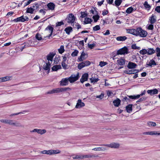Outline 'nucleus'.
Returning <instances> with one entry per match:
<instances>
[{
  "label": "nucleus",
  "instance_id": "obj_1",
  "mask_svg": "<svg viewBox=\"0 0 160 160\" xmlns=\"http://www.w3.org/2000/svg\"><path fill=\"white\" fill-rule=\"evenodd\" d=\"M127 32L136 36L140 37H146L148 34V33L145 30H143L141 28H138L136 29H130L127 30Z\"/></svg>",
  "mask_w": 160,
  "mask_h": 160
},
{
  "label": "nucleus",
  "instance_id": "obj_2",
  "mask_svg": "<svg viewBox=\"0 0 160 160\" xmlns=\"http://www.w3.org/2000/svg\"><path fill=\"white\" fill-rule=\"evenodd\" d=\"M60 151L58 150H43L41 152V153L43 154H47L48 155H52L55 154L59 153Z\"/></svg>",
  "mask_w": 160,
  "mask_h": 160
},
{
  "label": "nucleus",
  "instance_id": "obj_3",
  "mask_svg": "<svg viewBox=\"0 0 160 160\" xmlns=\"http://www.w3.org/2000/svg\"><path fill=\"white\" fill-rule=\"evenodd\" d=\"M76 18L74 15L72 14L71 13L68 14L66 20L68 23L72 24L74 23Z\"/></svg>",
  "mask_w": 160,
  "mask_h": 160
},
{
  "label": "nucleus",
  "instance_id": "obj_4",
  "mask_svg": "<svg viewBox=\"0 0 160 160\" xmlns=\"http://www.w3.org/2000/svg\"><path fill=\"white\" fill-rule=\"evenodd\" d=\"M128 53V49L126 47H124L118 50L117 52V55L127 54Z\"/></svg>",
  "mask_w": 160,
  "mask_h": 160
},
{
  "label": "nucleus",
  "instance_id": "obj_5",
  "mask_svg": "<svg viewBox=\"0 0 160 160\" xmlns=\"http://www.w3.org/2000/svg\"><path fill=\"white\" fill-rule=\"evenodd\" d=\"M79 72H78L76 75H72L70 77L68 78L69 81L70 83L76 81H77L79 78Z\"/></svg>",
  "mask_w": 160,
  "mask_h": 160
},
{
  "label": "nucleus",
  "instance_id": "obj_6",
  "mask_svg": "<svg viewBox=\"0 0 160 160\" xmlns=\"http://www.w3.org/2000/svg\"><path fill=\"white\" fill-rule=\"evenodd\" d=\"M100 146H106L112 148H118L120 146L119 143L115 142H112L110 144H102Z\"/></svg>",
  "mask_w": 160,
  "mask_h": 160
},
{
  "label": "nucleus",
  "instance_id": "obj_7",
  "mask_svg": "<svg viewBox=\"0 0 160 160\" xmlns=\"http://www.w3.org/2000/svg\"><path fill=\"white\" fill-rule=\"evenodd\" d=\"M28 20L29 18L28 17L25 16L24 18L23 16V15L20 17L14 19L13 21L15 22H24L26 21H28Z\"/></svg>",
  "mask_w": 160,
  "mask_h": 160
},
{
  "label": "nucleus",
  "instance_id": "obj_8",
  "mask_svg": "<svg viewBox=\"0 0 160 160\" xmlns=\"http://www.w3.org/2000/svg\"><path fill=\"white\" fill-rule=\"evenodd\" d=\"M30 132L31 133L37 132L38 134L42 135L45 133L46 132V131L45 129H34L30 131Z\"/></svg>",
  "mask_w": 160,
  "mask_h": 160
},
{
  "label": "nucleus",
  "instance_id": "obj_9",
  "mask_svg": "<svg viewBox=\"0 0 160 160\" xmlns=\"http://www.w3.org/2000/svg\"><path fill=\"white\" fill-rule=\"evenodd\" d=\"M145 93L146 91L144 90L143 92H142L140 95H128V96L129 97L130 99H135L139 98L140 96H142L143 95L145 94Z\"/></svg>",
  "mask_w": 160,
  "mask_h": 160
},
{
  "label": "nucleus",
  "instance_id": "obj_10",
  "mask_svg": "<svg viewBox=\"0 0 160 160\" xmlns=\"http://www.w3.org/2000/svg\"><path fill=\"white\" fill-rule=\"evenodd\" d=\"M139 71L138 69H132L131 70H126L124 71V72L128 74H131L136 73Z\"/></svg>",
  "mask_w": 160,
  "mask_h": 160
},
{
  "label": "nucleus",
  "instance_id": "obj_11",
  "mask_svg": "<svg viewBox=\"0 0 160 160\" xmlns=\"http://www.w3.org/2000/svg\"><path fill=\"white\" fill-rule=\"evenodd\" d=\"M69 79L68 78H62L60 82L61 86H64L67 85L68 84Z\"/></svg>",
  "mask_w": 160,
  "mask_h": 160
},
{
  "label": "nucleus",
  "instance_id": "obj_12",
  "mask_svg": "<svg viewBox=\"0 0 160 160\" xmlns=\"http://www.w3.org/2000/svg\"><path fill=\"white\" fill-rule=\"evenodd\" d=\"M88 76V75L87 73H85L83 74L80 79V82L82 83H83L84 82L87 81Z\"/></svg>",
  "mask_w": 160,
  "mask_h": 160
},
{
  "label": "nucleus",
  "instance_id": "obj_13",
  "mask_svg": "<svg viewBox=\"0 0 160 160\" xmlns=\"http://www.w3.org/2000/svg\"><path fill=\"white\" fill-rule=\"evenodd\" d=\"M85 106V104L83 102H82L81 99H79L76 105L75 106L76 108H79Z\"/></svg>",
  "mask_w": 160,
  "mask_h": 160
},
{
  "label": "nucleus",
  "instance_id": "obj_14",
  "mask_svg": "<svg viewBox=\"0 0 160 160\" xmlns=\"http://www.w3.org/2000/svg\"><path fill=\"white\" fill-rule=\"evenodd\" d=\"M98 157V155H95L92 154H87L82 155V159L84 158H96Z\"/></svg>",
  "mask_w": 160,
  "mask_h": 160
},
{
  "label": "nucleus",
  "instance_id": "obj_15",
  "mask_svg": "<svg viewBox=\"0 0 160 160\" xmlns=\"http://www.w3.org/2000/svg\"><path fill=\"white\" fill-rule=\"evenodd\" d=\"M55 54L53 52H50L47 57V59L48 61H52L53 58L55 56Z\"/></svg>",
  "mask_w": 160,
  "mask_h": 160
},
{
  "label": "nucleus",
  "instance_id": "obj_16",
  "mask_svg": "<svg viewBox=\"0 0 160 160\" xmlns=\"http://www.w3.org/2000/svg\"><path fill=\"white\" fill-rule=\"evenodd\" d=\"M47 6L49 9L53 10L54 9L55 5L53 2H49L47 4Z\"/></svg>",
  "mask_w": 160,
  "mask_h": 160
},
{
  "label": "nucleus",
  "instance_id": "obj_17",
  "mask_svg": "<svg viewBox=\"0 0 160 160\" xmlns=\"http://www.w3.org/2000/svg\"><path fill=\"white\" fill-rule=\"evenodd\" d=\"M148 93L150 94L151 95L157 94L158 92V91L156 89H154L152 90H149L147 91Z\"/></svg>",
  "mask_w": 160,
  "mask_h": 160
},
{
  "label": "nucleus",
  "instance_id": "obj_18",
  "mask_svg": "<svg viewBox=\"0 0 160 160\" xmlns=\"http://www.w3.org/2000/svg\"><path fill=\"white\" fill-rule=\"evenodd\" d=\"M113 103L115 107H118L120 104L121 100L119 98H117L113 101Z\"/></svg>",
  "mask_w": 160,
  "mask_h": 160
},
{
  "label": "nucleus",
  "instance_id": "obj_19",
  "mask_svg": "<svg viewBox=\"0 0 160 160\" xmlns=\"http://www.w3.org/2000/svg\"><path fill=\"white\" fill-rule=\"evenodd\" d=\"M137 66V65L136 63L131 62H129L127 65V67L129 69L135 68Z\"/></svg>",
  "mask_w": 160,
  "mask_h": 160
},
{
  "label": "nucleus",
  "instance_id": "obj_20",
  "mask_svg": "<svg viewBox=\"0 0 160 160\" xmlns=\"http://www.w3.org/2000/svg\"><path fill=\"white\" fill-rule=\"evenodd\" d=\"M59 92V88H57L48 92L47 93V94H53Z\"/></svg>",
  "mask_w": 160,
  "mask_h": 160
},
{
  "label": "nucleus",
  "instance_id": "obj_21",
  "mask_svg": "<svg viewBox=\"0 0 160 160\" xmlns=\"http://www.w3.org/2000/svg\"><path fill=\"white\" fill-rule=\"evenodd\" d=\"M50 63L49 62L48 63H46L45 64L43 65V68L45 70H48V73H49V71L50 70Z\"/></svg>",
  "mask_w": 160,
  "mask_h": 160
},
{
  "label": "nucleus",
  "instance_id": "obj_22",
  "mask_svg": "<svg viewBox=\"0 0 160 160\" xmlns=\"http://www.w3.org/2000/svg\"><path fill=\"white\" fill-rule=\"evenodd\" d=\"M73 31L72 28L71 27L69 26L66 28L64 30V31L68 35L70 34L71 32Z\"/></svg>",
  "mask_w": 160,
  "mask_h": 160
},
{
  "label": "nucleus",
  "instance_id": "obj_23",
  "mask_svg": "<svg viewBox=\"0 0 160 160\" xmlns=\"http://www.w3.org/2000/svg\"><path fill=\"white\" fill-rule=\"evenodd\" d=\"M156 16L152 15L151 17H150L149 19L150 23L152 24L154 23L156 21Z\"/></svg>",
  "mask_w": 160,
  "mask_h": 160
},
{
  "label": "nucleus",
  "instance_id": "obj_24",
  "mask_svg": "<svg viewBox=\"0 0 160 160\" xmlns=\"http://www.w3.org/2000/svg\"><path fill=\"white\" fill-rule=\"evenodd\" d=\"M107 149L106 148L102 147H98L92 149V150H94L95 151H104Z\"/></svg>",
  "mask_w": 160,
  "mask_h": 160
},
{
  "label": "nucleus",
  "instance_id": "obj_25",
  "mask_svg": "<svg viewBox=\"0 0 160 160\" xmlns=\"http://www.w3.org/2000/svg\"><path fill=\"white\" fill-rule=\"evenodd\" d=\"M132 104H129L126 107V109L128 113L132 111Z\"/></svg>",
  "mask_w": 160,
  "mask_h": 160
},
{
  "label": "nucleus",
  "instance_id": "obj_26",
  "mask_svg": "<svg viewBox=\"0 0 160 160\" xmlns=\"http://www.w3.org/2000/svg\"><path fill=\"white\" fill-rule=\"evenodd\" d=\"M127 39V37L125 36H119L117 37L116 38V39L118 41H124L126 40Z\"/></svg>",
  "mask_w": 160,
  "mask_h": 160
},
{
  "label": "nucleus",
  "instance_id": "obj_27",
  "mask_svg": "<svg viewBox=\"0 0 160 160\" xmlns=\"http://www.w3.org/2000/svg\"><path fill=\"white\" fill-rule=\"evenodd\" d=\"M61 68V67L60 65H55L52 67V71H56Z\"/></svg>",
  "mask_w": 160,
  "mask_h": 160
},
{
  "label": "nucleus",
  "instance_id": "obj_28",
  "mask_svg": "<svg viewBox=\"0 0 160 160\" xmlns=\"http://www.w3.org/2000/svg\"><path fill=\"white\" fill-rule=\"evenodd\" d=\"M86 55V54L83 52L81 55V56L78 58V60L79 62L82 61L83 60L86 59V58H84V57Z\"/></svg>",
  "mask_w": 160,
  "mask_h": 160
},
{
  "label": "nucleus",
  "instance_id": "obj_29",
  "mask_svg": "<svg viewBox=\"0 0 160 160\" xmlns=\"http://www.w3.org/2000/svg\"><path fill=\"white\" fill-rule=\"evenodd\" d=\"M148 50V54L150 55L154 54L155 52V51L152 48H148L147 49Z\"/></svg>",
  "mask_w": 160,
  "mask_h": 160
},
{
  "label": "nucleus",
  "instance_id": "obj_30",
  "mask_svg": "<svg viewBox=\"0 0 160 160\" xmlns=\"http://www.w3.org/2000/svg\"><path fill=\"white\" fill-rule=\"evenodd\" d=\"M148 126L149 127H155L156 126V123L153 122L149 121L147 123Z\"/></svg>",
  "mask_w": 160,
  "mask_h": 160
},
{
  "label": "nucleus",
  "instance_id": "obj_31",
  "mask_svg": "<svg viewBox=\"0 0 160 160\" xmlns=\"http://www.w3.org/2000/svg\"><path fill=\"white\" fill-rule=\"evenodd\" d=\"M35 10V9L32 8L31 7L27 8L26 10V13L32 14Z\"/></svg>",
  "mask_w": 160,
  "mask_h": 160
},
{
  "label": "nucleus",
  "instance_id": "obj_32",
  "mask_svg": "<svg viewBox=\"0 0 160 160\" xmlns=\"http://www.w3.org/2000/svg\"><path fill=\"white\" fill-rule=\"evenodd\" d=\"M122 2V0H115L114 2L115 5L116 7H118L120 5Z\"/></svg>",
  "mask_w": 160,
  "mask_h": 160
},
{
  "label": "nucleus",
  "instance_id": "obj_33",
  "mask_svg": "<svg viewBox=\"0 0 160 160\" xmlns=\"http://www.w3.org/2000/svg\"><path fill=\"white\" fill-rule=\"evenodd\" d=\"M72 158L73 159H79L82 160V154L76 155L74 157H72Z\"/></svg>",
  "mask_w": 160,
  "mask_h": 160
},
{
  "label": "nucleus",
  "instance_id": "obj_34",
  "mask_svg": "<svg viewBox=\"0 0 160 160\" xmlns=\"http://www.w3.org/2000/svg\"><path fill=\"white\" fill-rule=\"evenodd\" d=\"M118 64L120 65H122L125 64V60L123 59H121L118 60L117 61Z\"/></svg>",
  "mask_w": 160,
  "mask_h": 160
},
{
  "label": "nucleus",
  "instance_id": "obj_35",
  "mask_svg": "<svg viewBox=\"0 0 160 160\" xmlns=\"http://www.w3.org/2000/svg\"><path fill=\"white\" fill-rule=\"evenodd\" d=\"M92 22V20L91 18H85L84 23L85 24L90 23Z\"/></svg>",
  "mask_w": 160,
  "mask_h": 160
},
{
  "label": "nucleus",
  "instance_id": "obj_36",
  "mask_svg": "<svg viewBox=\"0 0 160 160\" xmlns=\"http://www.w3.org/2000/svg\"><path fill=\"white\" fill-rule=\"evenodd\" d=\"M13 126L22 128H24V125H22L20 123L18 122H14Z\"/></svg>",
  "mask_w": 160,
  "mask_h": 160
},
{
  "label": "nucleus",
  "instance_id": "obj_37",
  "mask_svg": "<svg viewBox=\"0 0 160 160\" xmlns=\"http://www.w3.org/2000/svg\"><path fill=\"white\" fill-rule=\"evenodd\" d=\"M71 89L68 88H59V91L60 92H63L66 91L68 90H70Z\"/></svg>",
  "mask_w": 160,
  "mask_h": 160
},
{
  "label": "nucleus",
  "instance_id": "obj_38",
  "mask_svg": "<svg viewBox=\"0 0 160 160\" xmlns=\"http://www.w3.org/2000/svg\"><path fill=\"white\" fill-rule=\"evenodd\" d=\"M133 10V8L132 7H130L127 9L126 12L127 13L130 14L132 13Z\"/></svg>",
  "mask_w": 160,
  "mask_h": 160
},
{
  "label": "nucleus",
  "instance_id": "obj_39",
  "mask_svg": "<svg viewBox=\"0 0 160 160\" xmlns=\"http://www.w3.org/2000/svg\"><path fill=\"white\" fill-rule=\"evenodd\" d=\"M139 53L140 54L144 55L146 54H148V50L147 49H143L139 51Z\"/></svg>",
  "mask_w": 160,
  "mask_h": 160
},
{
  "label": "nucleus",
  "instance_id": "obj_40",
  "mask_svg": "<svg viewBox=\"0 0 160 160\" xmlns=\"http://www.w3.org/2000/svg\"><path fill=\"white\" fill-rule=\"evenodd\" d=\"M64 46L63 45H61L60 48L58 49V51L60 54H62L64 52Z\"/></svg>",
  "mask_w": 160,
  "mask_h": 160
},
{
  "label": "nucleus",
  "instance_id": "obj_41",
  "mask_svg": "<svg viewBox=\"0 0 160 160\" xmlns=\"http://www.w3.org/2000/svg\"><path fill=\"white\" fill-rule=\"evenodd\" d=\"M3 78L4 82H6L9 80H11L12 78V77L10 76H7L5 77H3Z\"/></svg>",
  "mask_w": 160,
  "mask_h": 160
},
{
  "label": "nucleus",
  "instance_id": "obj_42",
  "mask_svg": "<svg viewBox=\"0 0 160 160\" xmlns=\"http://www.w3.org/2000/svg\"><path fill=\"white\" fill-rule=\"evenodd\" d=\"M82 62L83 64L84 67L88 66L91 64V62L88 61H86Z\"/></svg>",
  "mask_w": 160,
  "mask_h": 160
},
{
  "label": "nucleus",
  "instance_id": "obj_43",
  "mask_svg": "<svg viewBox=\"0 0 160 160\" xmlns=\"http://www.w3.org/2000/svg\"><path fill=\"white\" fill-rule=\"evenodd\" d=\"M143 134L145 135H153V131L144 132L143 133Z\"/></svg>",
  "mask_w": 160,
  "mask_h": 160
},
{
  "label": "nucleus",
  "instance_id": "obj_44",
  "mask_svg": "<svg viewBox=\"0 0 160 160\" xmlns=\"http://www.w3.org/2000/svg\"><path fill=\"white\" fill-rule=\"evenodd\" d=\"M99 79L98 78H90L91 82L92 83H95L98 82L99 80Z\"/></svg>",
  "mask_w": 160,
  "mask_h": 160
},
{
  "label": "nucleus",
  "instance_id": "obj_45",
  "mask_svg": "<svg viewBox=\"0 0 160 160\" xmlns=\"http://www.w3.org/2000/svg\"><path fill=\"white\" fill-rule=\"evenodd\" d=\"M143 5L146 8L150 9L151 8V6L148 3V2L147 1H145V2Z\"/></svg>",
  "mask_w": 160,
  "mask_h": 160
},
{
  "label": "nucleus",
  "instance_id": "obj_46",
  "mask_svg": "<svg viewBox=\"0 0 160 160\" xmlns=\"http://www.w3.org/2000/svg\"><path fill=\"white\" fill-rule=\"evenodd\" d=\"M78 53V51L77 50H75L71 54V55L72 57H75L77 56Z\"/></svg>",
  "mask_w": 160,
  "mask_h": 160
},
{
  "label": "nucleus",
  "instance_id": "obj_47",
  "mask_svg": "<svg viewBox=\"0 0 160 160\" xmlns=\"http://www.w3.org/2000/svg\"><path fill=\"white\" fill-rule=\"evenodd\" d=\"M156 51L157 52V56L158 57H160V48L158 47L157 48Z\"/></svg>",
  "mask_w": 160,
  "mask_h": 160
},
{
  "label": "nucleus",
  "instance_id": "obj_48",
  "mask_svg": "<svg viewBox=\"0 0 160 160\" xmlns=\"http://www.w3.org/2000/svg\"><path fill=\"white\" fill-rule=\"evenodd\" d=\"M81 16H80V17L82 18H85L87 17L88 15L87 13H86L85 12H81Z\"/></svg>",
  "mask_w": 160,
  "mask_h": 160
},
{
  "label": "nucleus",
  "instance_id": "obj_49",
  "mask_svg": "<svg viewBox=\"0 0 160 160\" xmlns=\"http://www.w3.org/2000/svg\"><path fill=\"white\" fill-rule=\"evenodd\" d=\"M99 16L98 15H95L93 16V18L95 22H97L98 20L99 19Z\"/></svg>",
  "mask_w": 160,
  "mask_h": 160
},
{
  "label": "nucleus",
  "instance_id": "obj_50",
  "mask_svg": "<svg viewBox=\"0 0 160 160\" xmlns=\"http://www.w3.org/2000/svg\"><path fill=\"white\" fill-rule=\"evenodd\" d=\"M49 30L51 31V32H52L53 30V28L51 26H48L45 29V30Z\"/></svg>",
  "mask_w": 160,
  "mask_h": 160
},
{
  "label": "nucleus",
  "instance_id": "obj_51",
  "mask_svg": "<svg viewBox=\"0 0 160 160\" xmlns=\"http://www.w3.org/2000/svg\"><path fill=\"white\" fill-rule=\"evenodd\" d=\"M36 38L38 40H41L42 39L41 35L39 34L38 33L36 35Z\"/></svg>",
  "mask_w": 160,
  "mask_h": 160
},
{
  "label": "nucleus",
  "instance_id": "obj_52",
  "mask_svg": "<svg viewBox=\"0 0 160 160\" xmlns=\"http://www.w3.org/2000/svg\"><path fill=\"white\" fill-rule=\"evenodd\" d=\"M61 65L63 68L64 69H66L68 68V65L66 64L65 62H62Z\"/></svg>",
  "mask_w": 160,
  "mask_h": 160
},
{
  "label": "nucleus",
  "instance_id": "obj_53",
  "mask_svg": "<svg viewBox=\"0 0 160 160\" xmlns=\"http://www.w3.org/2000/svg\"><path fill=\"white\" fill-rule=\"evenodd\" d=\"M100 29V28L99 26L97 25L93 27V30L94 31H96L99 30Z\"/></svg>",
  "mask_w": 160,
  "mask_h": 160
},
{
  "label": "nucleus",
  "instance_id": "obj_54",
  "mask_svg": "<svg viewBox=\"0 0 160 160\" xmlns=\"http://www.w3.org/2000/svg\"><path fill=\"white\" fill-rule=\"evenodd\" d=\"M78 68L80 70L81 69H82V68L84 67L83 64H82V63L81 62V63H80L78 65Z\"/></svg>",
  "mask_w": 160,
  "mask_h": 160
},
{
  "label": "nucleus",
  "instance_id": "obj_55",
  "mask_svg": "<svg viewBox=\"0 0 160 160\" xmlns=\"http://www.w3.org/2000/svg\"><path fill=\"white\" fill-rule=\"evenodd\" d=\"M147 99V98L146 97H142L140 98L139 99H138L137 101V102H142L143 101H145Z\"/></svg>",
  "mask_w": 160,
  "mask_h": 160
},
{
  "label": "nucleus",
  "instance_id": "obj_56",
  "mask_svg": "<svg viewBox=\"0 0 160 160\" xmlns=\"http://www.w3.org/2000/svg\"><path fill=\"white\" fill-rule=\"evenodd\" d=\"M107 64V62H106L101 61L99 63V66L101 67H102Z\"/></svg>",
  "mask_w": 160,
  "mask_h": 160
},
{
  "label": "nucleus",
  "instance_id": "obj_57",
  "mask_svg": "<svg viewBox=\"0 0 160 160\" xmlns=\"http://www.w3.org/2000/svg\"><path fill=\"white\" fill-rule=\"evenodd\" d=\"M96 44L95 43H93L92 44H88V46L89 48L91 49L93 48L95 46Z\"/></svg>",
  "mask_w": 160,
  "mask_h": 160
},
{
  "label": "nucleus",
  "instance_id": "obj_58",
  "mask_svg": "<svg viewBox=\"0 0 160 160\" xmlns=\"http://www.w3.org/2000/svg\"><path fill=\"white\" fill-rule=\"evenodd\" d=\"M104 96V94L102 93L101 95L97 96L96 97L98 98H99L100 99H102Z\"/></svg>",
  "mask_w": 160,
  "mask_h": 160
},
{
  "label": "nucleus",
  "instance_id": "obj_59",
  "mask_svg": "<svg viewBox=\"0 0 160 160\" xmlns=\"http://www.w3.org/2000/svg\"><path fill=\"white\" fill-rule=\"evenodd\" d=\"M64 23L62 21L58 22L56 23V26H61L62 25H64Z\"/></svg>",
  "mask_w": 160,
  "mask_h": 160
},
{
  "label": "nucleus",
  "instance_id": "obj_60",
  "mask_svg": "<svg viewBox=\"0 0 160 160\" xmlns=\"http://www.w3.org/2000/svg\"><path fill=\"white\" fill-rule=\"evenodd\" d=\"M130 98L129 97L128 98V97H125L123 98L122 100L123 102L126 101L127 102H128V101H130Z\"/></svg>",
  "mask_w": 160,
  "mask_h": 160
},
{
  "label": "nucleus",
  "instance_id": "obj_61",
  "mask_svg": "<svg viewBox=\"0 0 160 160\" xmlns=\"http://www.w3.org/2000/svg\"><path fill=\"white\" fill-rule=\"evenodd\" d=\"M155 11L158 13H160V6L156 7L155 8Z\"/></svg>",
  "mask_w": 160,
  "mask_h": 160
},
{
  "label": "nucleus",
  "instance_id": "obj_62",
  "mask_svg": "<svg viewBox=\"0 0 160 160\" xmlns=\"http://www.w3.org/2000/svg\"><path fill=\"white\" fill-rule=\"evenodd\" d=\"M148 29L149 30H152L153 29V26L152 24H151L148 27Z\"/></svg>",
  "mask_w": 160,
  "mask_h": 160
},
{
  "label": "nucleus",
  "instance_id": "obj_63",
  "mask_svg": "<svg viewBox=\"0 0 160 160\" xmlns=\"http://www.w3.org/2000/svg\"><path fill=\"white\" fill-rule=\"evenodd\" d=\"M8 123L10 125H13L14 122H13V121L12 120H8Z\"/></svg>",
  "mask_w": 160,
  "mask_h": 160
},
{
  "label": "nucleus",
  "instance_id": "obj_64",
  "mask_svg": "<svg viewBox=\"0 0 160 160\" xmlns=\"http://www.w3.org/2000/svg\"><path fill=\"white\" fill-rule=\"evenodd\" d=\"M153 135L159 136L160 135V132H158L156 131H153Z\"/></svg>",
  "mask_w": 160,
  "mask_h": 160
}]
</instances>
